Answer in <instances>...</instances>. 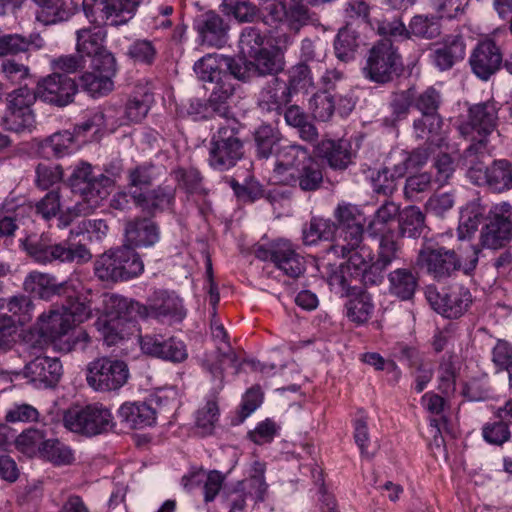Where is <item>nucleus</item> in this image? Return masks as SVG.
<instances>
[{
	"label": "nucleus",
	"instance_id": "nucleus-22",
	"mask_svg": "<svg viewBox=\"0 0 512 512\" xmlns=\"http://www.w3.org/2000/svg\"><path fill=\"white\" fill-rule=\"evenodd\" d=\"M71 287L69 282L57 283L55 278L39 271L30 272L23 281V289L41 299L49 300L54 295H62Z\"/></svg>",
	"mask_w": 512,
	"mask_h": 512
},
{
	"label": "nucleus",
	"instance_id": "nucleus-63",
	"mask_svg": "<svg viewBox=\"0 0 512 512\" xmlns=\"http://www.w3.org/2000/svg\"><path fill=\"white\" fill-rule=\"evenodd\" d=\"M334 215L339 223L340 229L364 226L365 224V217L363 213L356 205L350 203L339 204Z\"/></svg>",
	"mask_w": 512,
	"mask_h": 512
},
{
	"label": "nucleus",
	"instance_id": "nucleus-6",
	"mask_svg": "<svg viewBox=\"0 0 512 512\" xmlns=\"http://www.w3.org/2000/svg\"><path fill=\"white\" fill-rule=\"evenodd\" d=\"M129 378L127 364L118 359L100 357L87 366L86 381L95 391H116L123 387Z\"/></svg>",
	"mask_w": 512,
	"mask_h": 512
},
{
	"label": "nucleus",
	"instance_id": "nucleus-16",
	"mask_svg": "<svg viewBox=\"0 0 512 512\" xmlns=\"http://www.w3.org/2000/svg\"><path fill=\"white\" fill-rule=\"evenodd\" d=\"M274 155L273 178L282 184L286 180H292V175L312 157L305 147L297 144L281 145L277 147Z\"/></svg>",
	"mask_w": 512,
	"mask_h": 512
},
{
	"label": "nucleus",
	"instance_id": "nucleus-29",
	"mask_svg": "<svg viewBox=\"0 0 512 512\" xmlns=\"http://www.w3.org/2000/svg\"><path fill=\"white\" fill-rule=\"evenodd\" d=\"M271 14L279 20H285L289 28L298 32L310 19L308 9L300 0H290L288 4L275 2L271 5Z\"/></svg>",
	"mask_w": 512,
	"mask_h": 512
},
{
	"label": "nucleus",
	"instance_id": "nucleus-43",
	"mask_svg": "<svg viewBox=\"0 0 512 512\" xmlns=\"http://www.w3.org/2000/svg\"><path fill=\"white\" fill-rule=\"evenodd\" d=\"M105 343L108 346L115 345L133 333L134 322L125 323L123 319H98L96 322Z\"/></svg>",
	"mask_w": 512,
	"mask_h": 512
},
{
	"label": "nucleus",
	"instance_id": "nucleus-31",
	"mask_svg": "<svg viewBox=\"0 0 512 512\" xmlns=\"http://www.w3.org/2000/svg\"><path fill=\"white\" fill-rule=\"evenodd\" d=\"M125 238L131 246L148 247L154 245L159 240V232L151 220L136 219L127 223Z\"/></svg>",
	"mask_w": 512,
	"mask_h": 512
},
{
	"label": "nucleus",
	"instance_id": "nucleus-39",
	"mask_svg": "<svg viewBox=\"0 0 512 512\" xmlns=\"http://www.w3.org/2000/svg\"><path fill=\"white\" fill-rule=\"evenodd\" d=\"M202 42L208 46L221 47L225 42L226 29L222 18L214 12H207L198 25Z\"/></svg>",
	"mask_w": 512,
	"mask_h": 512
},
{
	"label": "nucleus",
	"instance_id": "nucleus-19",
	"mask_svg": "<svg viewBox=\"0 0 512 512\" xmlns=\"http://www.w3.org/2000/svg\"><path fill=\"white\" fill-rule=\"evenodd\" d=\"M24 375L31 382L48 388L55 386L62 376V364L58 358L37 355L26 364Z\"/></svg>",
	"mask_w": 512,
	"mask_h": 512
},
{
	"label": "nucleus",
	"instance_id": "nucleus-8",
	"mask_svg": "<svg viewBox=\"0 0 512 512\" xmlns=\"http://www.w3.org/2000/svg\"><path fill=\"white\" fill-rule=\"evenodd\" d=\"M243 143L233 127L223 126L212 136L209 148V165L219 171L235 166L243 157Z\"/></svg>",
	"mask_w": 512,
	"mask_h": 512
},
{
	"label": "nucleus",
	"instance_id": "nucleus-14",
	"mask_svg": "<svg viewBox=\"0 0 512 512\" xmlns=\"http://www.w3.org/2000/svg\"><path fill=\"white\" fill-rule=\"evenodd\" d=\"M426 298L432 308L446 318L460 317L472 301L470 291L459 285L451 286L443 293L429 288Z\"/></svg>",
	"mask_w": 512,
	"mask_h": 512
},
{
	"label": "nucleus",
	"instance_id": "nucleus-46",
	"mask_svg": "<svg viewBox=\"0 0 512 512\" xmlns=\"http://www.w3.org/2000/svg\"><path fill=\"white\" fill-rule=\"evenodd\" d=\"M40 455L57 466L70 465L74 462V451L59 439H47L40 447Z\"/></svg>",
	"mask_w": 512,
	"mask_h": 512
},
{
	"label": "nucleus",
	"instance_id": "nucleus-45",
	"mask_svg": "<svg viewBox=\"0 0 512 512\" xmlns=\"http://www.w3.org/2000/svg\"><path fill=\"white\" fill-rule=\"evenodd\" d=\"M483 180L494 191L502 192L512 187V170L506 160L495 161L486 169Z\"/></svg>",
	"mask_w": 512,
	"mask_h": 512
},
{
	"label": "nucleus",
	"instance_id": "nucleus-52",
	"mask_svg": "<svg viewBox=\"0 0 512 512\" xmlns=\"http://www.w3.org/2000/svg\"><path fill=\"white\" fill-rule=\"evenodd\" d=\"M363 234L364 226L342 228L330 250L335 255H344L351 249L362 247Z\"/></svg>",
	"mask_w": 512,
	"mask_h": 512
},
{
	"label": "nucleus",
	"instance_id": "nucleus-55",
	"mask_svg": "<svg viewBox=\"0 0 512 512\" xmlns=\"http://www.w3.org/2000/svg\"><path fill=\"white\" fill-rule=\"evenodd\" d=\"M287 86L290 93L304 91L308 92L314 87L311 68L304 62L298 63L289 70V81Z\"/></svg>",
	"mask_w": 512,
	"mask_h": 512
},
{
	"label": "nucleus",
	"instance_id": "nucleus-24",
	"mask_svg": "<svg viewBox=\"0 0 512 512\" xmlns=\"http://www.w3.org/2000/svg\"><path fill=\"white\" fill-rule=\"evenodd\" d=\"M316 151L332 169L338 170L346 169L352 163L354 156L351 143L344 139H324L318 144Z\"/></svg>",
	"mask_w": 512,
	"mask_h": 512
},
{
	"label": "nucleus",
	"instance_id": "nucleus-57",
	"mask_svg": "<svg viewBox=\"0 0 512 512\" xmlns=\"http://www.w3.org/2000/svg\"><path fill=\"white\" fill-rule=\"evenodd\" d=\"M45 441V435L41 430L29 428L24 430L15 440L17 450L28 456L40 453V447Z\"/></svg>",
	"mask_w": 512,
	"mask_h": 512
},
{
	"label": "nucleus",
	"instance_id": "nucleus-42",
	"mask_svg": "<svg viewBox=\"0 0 512 512\" xmlns=\"http://www.w3.org/2000/svg\"><path fill=\"white\" fill-rule=\"evenodd\" d=\"M337 228L329 219L313 217L302 230V239L305 245H314L319 241L331 240Z\"/></svg>",
	"mask_w": 512,
	"mask_h": 512
},
{
	"label": "nucleus",
	"instance_id": "nucleus-28",
	"mask_svg": "<svg viewBox=\"0 0 512 512\" xmlns=\"http://www.w3.org/2000/svg\"><path fill=\"white\" fill-rule=\"evenodd\" d=\"M466 44L461 36L448 37L442 46L436 48L431 54L433 63L440 70H448L453 65L464 59Z\"/></svg>",
	"mask_w": 512,
	"mask_h": 512
},
{
	"label": "nucleus",
	"instance_id": "nucleus-48",
	"mask_svg": "<svg viewBox=\"0 0 512 512\" xmlns=\"http://www.w3.org/2000/svg\"><path fill=\"white\" fill-rule=\"evenodd\" d=\"M38 9L36 19L43 25H52L69 18L70 13L64 8L63 0H33Z\"/></svg>",
	"mask_w": 512,
	"mask_h": 512
},
{
	"label": "nucleus",
	"instance_id": "nucleus-7",
	"mask_svg": "<svg viewBox=\"0 0 512 512\" xmlns=\"http://www.w3.org/2000/svg\"><path fill=\"white\" fill-rule=\"evenodd\" d=\"M142 0H83L88 18L97 24L120 26L129 22Z\"/></svg>",
	"mask_w": 512,
	"mask_h": 512
},
{
	"label": "nucleus",
	"instance_id": "nucleus-17",
	"mask_svg": "<svg viewBox=\"0 0 512 512\" xmlns=\"http://www.w3.org/2000/svg\"><path fill=\"white\" fill-rule=\"evenodd\" d=\"M91 71L79 78L81 88L93 97L107 95L114 88L113 77L116 74L114 57L106 56L102 64L90 65Z\"/></svg>",
	"mask_w": 512,
	"mask_h": 512
},
{
	"label": "nucleus",
	"instance_id": "nucleus-13",
	"mask_svg": "<svg viewBox=\"0 0 512 512\" xmlns=\"http://www.w3.org/2000/svg\"><path fill=\"white\" fill-rule=\"evenodd\" d=\"M502 63L501 48L490 36L480 39L469 57L472 72L484 81L494 75L500 69Z\"/></svg>",
	"mask_w": 512,
	"mask_h": 512
},
{
	"label": "nucleus",
	"instance_id": "nucleus-37",
	"mask_svg": "<svg viewBox=\"0 0 512 512\" xmlns=\"http://www.w3.org/2000/svg\"><path fill=\"white\" fill-rule=\"evenodd\" d=\"M402 355L414 370L416 391L422 392L433 377V363L411 347H405Z\"/></svg>",
	"mask_w": 512,
	"mask_h": 512
},
{
	"label": "nucleus",
	"instance_id": "nucleus-56",
	"mask_svg": "<svg viewBox=\"0 0 512 512\" xmlns=\"http://www.w3.org/2000/svg\"><path fill=\"white\" fill-rule=\"evenodd\" d=\"M151 96L147 93L131 96L124 109L125 124L137 123L144 119L149 111Z\"/></svg>",
	"mask_w": 512,
	"mask_h": 512
},
{
	"label": "nucleus",
	"instance_id": "nucleus-4",
	"mask_svg": "<svg viewBox=\"0 0 512 512\" xmlns=\"http://www.w3.org/2000/svg\"><path fill=\"white\" fill-rule=\"evenodd\" d=\"M62 422L69 431L85 436L107 432L114 426L110 410L101 404L71 406L63 412Z\"/></svg>",
	"mask_w": 512,
	"mask_h": 512
},
{
	"label": "nucleus",
	"instance_id": "nucleus-38",
	"mask_svg": "<svg viewBox=\"0 0 512 512\" xmlns=\"http://www.w3.org/2000/svg\"><path fill=\"white\" fill-rule=\"evenodd\" d=\"M442 125L443 121L439 114L422 115L414 121V132L417 138L441 147L444 141Z\"/></svg>",
	"mask_w": 512,
	"mask_h": 512
},
{
	"label": "nucleus",
	"instance_id": "nucleus-1",
	"mask_svg": "<svg viewBox=\"0 0 512 512\" xmlns=\"http://www.w3.org/2000/svg\"><path fill=\"white\" fill-rule=\"evenodd\" d=\"M498 105L494 100L471 105L467 117L458 125V131L471 144L465 150L466 159L482 154L487 137L495 130L498 121Z\"/></svg>",
	"mask_w": 512,
	"mask_h": 512
},
{
	"label": "nucleus",
	"instance_id": "nucleus-53",
	"mask_svg": "<svg viewBox=\"0 0 512 512\" xmlns=\"http://www.w3.org/2000/svg\"><path fill=\"white\" fill-rule=\"evenodd\" d=\"M219 406L215 396L208 398L196 412V426L203 435L211 434L219 419Z\"/></svg>",
	"mask_w": 512,
	"mask_h": 512
},
{
	"label": "nucleus",
	"instance_id": "nucleus-40",
	"mask_svg": "<svg viewBox=\"0 0 512 512\" xmlns=\"http://www.w3.org/2000/svg\"><path fill=\"white\" fill-rule=\"evenodd\" d=\"M411 168L409 161H406V152L400 153L397 161L392 167H385L379 172L375 183L378 192L391 194L395 190V181L402 178Z\"/></svg>",
	"mask_w": 512,
	"mask_h": 512
},
{
	"label": "nucleus",
	"instance_id": "nucleus-15",
	"mask_svg": "<svg viewBox=\"0 0 512 512\" xmlns=\"http://www.w3.org/2000/svg\"><path fill=\"white\" fill-rule=\"evenodd\" d=\"M342 258H347L346 263L340 265V276H335L334 280L346 288L350 286L351 279H361L364 284H374L376 280L370 274L372 270V257L371 252L365 246L351 249L347 254L339 255Z\"/></svg>",
	"mask_w": 512,
	"mask_h": 512
},
{
	"label": "nucleus",
	"instance_id": "nucleus-18",
	"mask_svg": "<svg viewBox=\"0 0 512 512\" xmlns=\"http://www.w3.org/2000/svg\"><path fill=\"white\" fill-rule=\"evenodd\" d=\"M36 91L41 100L58 106H65L72 102L77 91V85L68 76L54 73L43 78L38 83Z\"/></svg>",
	"mask_w": 512,
	"mask_h": 512
},
{
	"label": "nucleus",
	"instance_id": "nucleus-35",
	"mask_svg": "<svg viewBox=\"0 0 512 512\" xmlns=\"http://www.w3.org/2000/svg\"><path fill=\"white\" fill-rule=\"evenodd\" d=\"M401 236L394 231H387L382 234L379 240L376 260L372 263L375 271H383L394 261L400 258Z\"/></svg>",
	"mask_w": 512,
	"mask_h": 512
},
{
	"label": "nucleus",
	"instance_id": "nucleus-64",
	"mask_svg": "<svg viewBox=\"0 0 512 512\" xmlns=\"http://www.w3.org/2000/svg\"><path fill=\"white\" fill-rule=\"evenodd\" d=\"M347 317L356 324H363L370 318L373 305L367 296H359L349 300L346 305Z\"/></svg>",
	"mask_w": 512,
	"mask_h": 512
},
{
	"label": "nucleus",
	"instance_id": "nucleus-61",
	"mask_svg": "<svg viewBox=\"0 0 512 512\" xmlns=\"http://www.w3.org/2000/svg\"><path fill=\"white\" fill-rule=\"evenodd\" d=\"M44 149H50L55 157H63L75 150L73 134L69 131L58 132L45 140Z\"/></svg>",
	"mask_w": 512,
	"mask_h": 512
},
{
	"label": "nucleus",
	"instance_id": "nucleus-50",
	"mask_svg": "<svg viewBox=\"0 0 512 512\" xmlns=\"http://www.w3.org/2000/svg\"><path fill=\"white\" fill-rule=\"evenodd\" d=\"M249 59L253 73H258L259 75L275 74L284 68L282 57L266 48L252 55Z\"/></svg>",
	"mask_w": 512,
	"mask_h": 512
},
{
	"label": "nucleus",
	"instance_id": "nucleus-30",
	"mask_svg": "<svg viewBox=\"0 0 512 512\" xmlns=\"http://www.w3.org/2000/svg\"><path fill=\"white\" fill-rule=\"evenodd\" d=\"M104 305L106 315L102 319H123L125 323L133 322L135 314L143 317L147 310V307L115 294L105 295Z\"/></svg>",
	"mask_w": 512,
	"mask_h": 512
},
{
	"label": "nucleus",
	"instance_id": "nucleus-2",
	"mask_svg": "<svg viewBox=\"0 0 512 512\" xmlns=\"http://www.w3.org/2000/svg\"><path fill=\"white\" fill-rule=\"evenodd\" d=\"M94 271L102 281H127L143 273L144 263L133 248L123 245L100 255L94 263Z\"/></svg>",
	"mask_w": 512,
	"mask_h": 512
},
{
	"label": "nucleus",
	"instance_id": "nucleus-54",
	"mask_svg": "<svg viewBox=\"0 0 512 512\" xmlns=\"http://www.w3.org/2000/svg\"><path fill=\"white\" fill-rule=\"evenodd\" d=\"M194 71L203 82H218L221 80V59L216 54H207L195 63Z\"/></svg>",
	"mask_w": 512,
	"mask_h": 512
},
{
	"label": "nucleus",
	"instance_id": "nucleus-27",
	"mask_svg": "<svg viewBox=\"0 0 512 512\" xmlns=\"http://www.w3.org/2000/svg\"><path fill=\"white\" fill-rule=\"evenodd\" d=\"M121 421L130 428L141 429L156 421V411L146 402H126L118 410Z\"/></svg>",
	"mask_w": 512,
	"mask_h": 512
},
{
	"label": "nucleus",
	"instance_id": "nucleus-59",
	"mask_svg": "<svg viewBox=\"0 0 512 512\" xmlns=\"http://www.w3.org/2000/svg\"><path fill=\"white\" fill-rule=\"evenodd\" d=\"M264 37L254 27L245 28L239 39V50L243 58H250L260 52L264 47Z\"/></svg>",
	"mask_w": 512,
	"mask_h": 512
},
{
	"label": "nucleus",
	"instance_id": "nucleus-60",
	"mask_svg": "<svg viewBox=\"0 0 512 512\" xmlns=\"http://www.w3.org/2000/svg\"><path fill=\"white\" fill-rule=\"evenodd\" d=\"M309 109L315 119L327 121L334 113V96L326 92H318L309 101Z\"/></svg>",
	"mask_w": 512,
	"mask_h": 512
},
{
	"label": "nucleus",
	"instance_id": "nucleus-44",
	"mask_svg": "<svg viewBox=\"0 0 512 512\" xmlns=\"http://www.w3.org/2000/svg\"><path fill=\"white\" fill-rule=\"evenodd\" d=\"M408 38L434 39L441 34L439 19L433 15L418 14L411 18L408 27Z\"/></svg>",
	"mask_w": 512,
	"mask_h": 512
},
{
	"label": "nucleus",
	"instance_id": "nucleus-12",
	"mask_svg": "<svg viewBox=\"0 0 512 512\" xmlns=\"http://www.w3.org/2000/svg\"><path fill=\"white\" fill-rule=\"evenodd\" d=\"M511 215V206L505 202L490 209L489 223L483 227L480 234L483 248L499 249L506 244L512 230Z\"/></svg>",
	"mask_w": 512,
	"mask_h": 512
},
{
	"label": "nucleus",
	"instance_id": "nucleus-20",
	"mask_svg": "<svg viewBox=\"0 0 512 512\" xmlns=\"http://www.w3.org/2000/svg\"><path fill=\"white\" fill-rule=\"evenodd\" d=\"M106 34L99 27L83 28L77 31V54L83 58L91 59L90 65L102 64L106 56L114 57L104 47Z\"/></svg>",
	"mask_w": 512,
	"mask_h": 512
},
{
	"label": "nucleus",
	"instance_id": "nucleus-25",
	"mask_svg": "<svg viewBox=\"0 0 512 512\" xmlns=\"http://www.w3.org/2000/svg\"><path fill=\"white\" fill-rule=\"evenodd\" d=\"M36 329L56 343L63 336L68 335L73 326L72 320H70L69 316L65 315V309L56 307L43 312L38 317Z\"/></svg>",
	"mask_w": 512,
	"mask_h": 512
},
{
	"label": "nucleus",
	"instance_id": "nucleus-23",
	"mask_svg": "<svg viewBox=\"0 0 512 512\" xmlns=\"http://www.w3.org/2000/svg\"><path fill=\"white\" fill-rule=\"evenodd\" d=\"M131 197L136 206L149 214L169 209L175 198V189L172 186L160 185L156 189L144 193L131 191Z\"/></svg>",
	"mask_w": 512,
	"mask_h": 512
},
{
	"label": "nucleus",
	"instance_id": "nucleus-21",
	"mask_svg": "<svg viewBox=\"0 0 512 512\" xmlns=\"http://www.w3.org/2000/svg\"><path fill=\"white\" fill-rule=\"evenodd\" d=\"M150 315L181 321L185 317V310L180 298L174 292L159 290L154 292L149 308L143 312V317Z\"/></svg>",
	"mask_w": 512,
	"mask_h": 512
},
{
	"label": "nucleus",
	"instance_id": "nucleus-62",
	"mask_svg": "<svg viewBox=\"0 0 512 512\" xmlns=\"http://www.w3.org/2000/svg\"><path fill=\"white\" fill-rule=\"evenodd\" d=\"M456 198L453 192H435L426 201L424 208L427 213L437 217H444L455 205Z\"/></svg>",
	"mask_w": 512,
	"mask_h": 512
},
{
	"label": "nucleus",
	"instance_id": "nucleus-49",
	"mask_svg": "<svg viewBox=\"0 0 512 512\" xmlns=\"http://www.w3.org/2000/svg\"><path fill=\"white\" fill-rule=\"evenodd\" d=\"M426 229L425 215L416 206L406 207L400 214V233L402 236L419 237Z\"/></svg>",
	"mask_w": 512,
	"mask_h": 512
},
{
	"label": "nucleus",
	"instance_id": "nucleus-33",
	"mask_svg": "<svg viewBox=\"0 0 512 512\" xmlns=\"http://www.w3.org/2000/svg\"><path fill=\"white\" fill-rule=\"evenodd\" d=\"M292 180H286L283 184L299 187L302 191L311 192L318 190L323 183V172L320 164L311 157L299 170L292 175Z\"/></svg>",
	"mask_w": 512,
	"mask_h": 512
},
{
	"label": "nucleus",
	"instance_id": "nucleus-36",
	"mask_svg": "<svg viewBox=\"0 0 512 512\" xmlns=\"http://www.w3.org/2000/svg\"><path fill=\"white\" fill-rule=\"evenodd\" d=\"M389 292L400 300H410L417 288L418 278L408 268H397L388 274Z\"/></svg>",
	"mask_w": 512,
	"mask_h": 512
},
{
	"label": "nucleus",
	"instance_id": "nucleus-47",
	"mask_svg": "<svg viewBox=\"0 0 512 512\" xmlns=\"http://www.w3.org/2000/svg\"><path fill=\"white\" fill-rule=\"evenodd\" d=\"M43 45L44 41L38 34L30 35L28 38L19 34L4 35L0 37V56L25 52L30 47L40 49Z\"/></svg>",
	"mask_w": 512,
	"mask_h": 512
},
{
	"label": "nucleus",
	"instance_id": "nucleus-10",
	"mask_svg": "<svg viewBox=\"0 0 512 512\" xmlns=\"http://www.w3.org/2000/svg\"><path fill=\"white\" fill-rule=\"evenodd\" d=\"M399 66V55L392 42L383 39L369 51L363 74L376 83H386L392 80Z\"/></svg>",
	"mask_w": 512,
	"mask_h": 512
},
{
	"label": "nucleus",
	"instance_id": "nucleus-41",
	"mask_svg": "<svg viewBox=\"0 0 512 512\" xmlns=\"http://www.w3.org/2000/svg\"><path fill=\"white\" fill-rule=\"evenodd\" d=\"M485 210L478 202L468 203L460 212L458 238L462 241L468 240L477 231Z\"/></svg>",
	"mask_w": 512,
	"mask_h": 512
},
{
	"label": "nucleus",
	"instance_id": "nucleus-9",
	"mask_svg": "<svg viewBox=\"0 0 512 512\" xmlns=\"http://www.w3.org/2000/svg\"><path fill=\"white\" fill-rule=\"evenodd\" d=\"M256 257L271 261L291 278H297L305 271L304 258L296 251L295 245L287 239H277L267 246H259Z\"/></svg>",
	"mask_w": 512,
	"mask_h": 512
},
{
	"label": "nucleus",
	"instance_id": "nucleus-58",
	"mask_svg": "<svg viewBox=\"0 0 512 512\" xmlns=\"http://www.w3.org/2000/svg\"><path fill=\"white\" fill-rule=\"evenodd\" d=\"M73 289V285L68 289L67 303L61 306V309H65V315L69 316L72 320V326L74 327L77 323H82L91 316L90 303L85 300H80L78 297L73 298L69 293V290Z\"/></svg>",
	"mask_w": 512,
	"mask_h": 512
},
{
	"label": "nucleus",
	"instance_id": "nucleus-11",
	"mask_svg": "<svg viewBox=\"0 0 512 512\" xmlns=\"http://www.w3.org/2000/svg\"><path fill=\"white\" fill-rule=\"evenodd\" d=\"M416 265L436 280L445 279L459 270V262L454 250L426 244L418 252Z\"/></svg>",
	"mask_w": 512,
	"mask_h": 512
},
{
	"label": "nucleus",
	"instance_id": "nucleus-34",
	"mask_svg": "<svg viewBox=\"0 0 512 512\" xmlns=\"http://www.w3.org/2000/svg\"><path fill=\"white\" fill-rule=\"evenodd\" d=\"M111 185L112 180L109 177L100 174L87 184H76L75 192L83 198V201L87 205V209L92 210L98 207L100 203L107 198L110 193L109 188ZM82 210L85 211L86 208H83Z\"/></svg>",
	"mask_w": 512,
	"mask_h": 512
},
{
	"label": "nucleus",
	"instance_id": "nucleus-5",
	"mask_svg": "<svg viewBox=\"0 0 512 512\" xmlns=\"http://www.w3.org/2000/svg\"><path fill=\"white\" fill-rule=\"evenodd\" d=\"M37 97V91L26 86L15 89L7 95V110L3 118V126L6 130L16 133L33 131L36 126L33 106Z\"/></svg>",
	"mask_w": 512,
	"mask_h": 512
},
{
	"label": "nucleus",
	"instance_id": "nucleus-3",
	"mask_svg": "<svg viewBox=\"0 0 512 512\" xmlns=\"http://www.w3.org/2000/svg\"><path fill=\"white\" fill-rule=\"evenodd\" d=\"M26 252L38 263L47 264L59 262H88L92 255L87 247L80 243L64 240L54 243L48 237H28L23 242Z\"/></svg>",
	"mask_w": 512,
	"mask_h": 512
},
{
	"label": "nucleus",
	"instance_id": "nucleus-51",
	"mask_svg": "<svg viewBox=\"0 0 512 512\" xmlns=\"http://www.w3.org/2000/svg\"><path fill=\"white\" fill-rule=\"evenodd\" d=\"M358 46V36L354 30L348 26L339 30L334 41V49L335 55L340 61L353 60Z\"/></svg>",
	"mask_w": 512,
	"mask_h": 512
},
{
	"label": "nucleus",
	"instance_id": "nucleus-32",
	"mask_svg": "<svg viewBox=\"0 0 512 512\" xmlns=\"http://www.w3.org/2000/svg\"><path fill=\"white\" fill-rule=\"evenodd\" d=\"M291 93L287 83L273 78L258 96V105L261 109L271 112L278 111L290 101Z\"/></svg>",
	"mask_w": 512,
	"mask_h": 512
},
{
	"label": "nucleus",
	"instance_id": "nucleus-26",
	"mask_svg": "<svg viewBox=\"0 0 512 512\" xmlns=\"http://www.w3.org/2000/svg\"><path fill=\"white\" fill-rule=\"evenodd\" d=\"M211 332L212 336L215 340H219L225 344V347L218 348L219 355L217 356L216 363H210V360H206L207 368L213 374L214 377L222 380L223 368L225 364H229L230 366L235 367L237 365V356L234 351H232L230 344L227 342L228 334L224 329L223 325L218 322L215 318V313H213V318L211 320Z\"/></svg>",
	"mask_w": 512,
	"mask_h": 512
}]
</instances>
